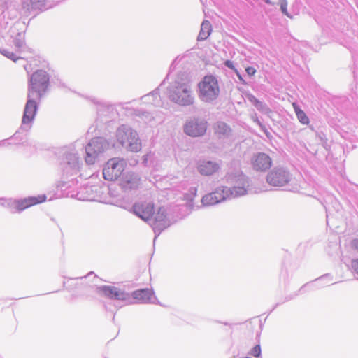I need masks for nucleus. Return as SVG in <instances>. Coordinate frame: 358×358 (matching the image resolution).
<instances>
[{"label": "nucleus", "mask_w": 358, "mask_h": 358, "mask_svg": "<svg viewBox=\"0 0 358 358\" xmlns=\"http://www.w3.org/2000/svg\"><path fill=\"white\" fill-rule=\"evenodd\" d=\"M126 162L119 158L110 159L103 168V176L105 180L109 181L116 180L118 178L119 185L122 191L131 193L130 196L124 195L120 202V206L134 214V202L133 199V191L134 189V173L125 169Z\"/></svg>", "instance_id": "nucleus-1"}, {"label": "nucleus", "mask_w": 358, "mask_h": 358, "mask_svg": "<svg viewBox=\"0 0 358 358\" xmlns=\"http://www.w3.org/2000/svg\"><path fill=\"white\" fill-rule=\"evenodd\" d=\"M166 95L173 103L188 107L194 103L195 96L189 73L178 71L167 87Z\"/></svg>", "instance_id": "nucleus-2"}, {"label": "nucleus", "mask_w": 358, "mask_h": 358, "mask_svg": "<svg viewBox=\"0 0 358 358\" xmlns=\"http://www.w3.org/2000/svg\"><path fill=\"white\" fill-rule=\"evenodd\" d=\"M226 180L231 187L224 186V189L230 199L245 195L249 192L250 179L240 171L227 173Z\"/></svg>", "instance_id": "nucleus-3"}, {"label": "nucleus", "mask_w": 358, "mask_h": 358, "mask_svg": "<svg viewBox=\"0 0 358 358\" xmlns=\"http://www.w3.org/2000/svg\"><path fill=\"white\" fill-rule=\"evenodd\" d=\"M294 178L290 171L282 166L273 167L266 176V182L271 186L288 187L287 189L292 192L298 190V186L296 184L294 185Z\"/></svg>", "instance_id": "nucleus-4"}, {"label": "nucleus", "mask_w": 358, "mask_h": 358, "mask_svg": "<svg viewBox=\"0 0 358 358\" xmlns=\"http://www.w3.org/2000/svg\"><path fill=\"white\" fill-rule=\"evenodd\" d=\"M82 166V160L75 150L71 148L63 149L59 166L64 178L67 179L77 175L83 177V174L80 173Z\"/></svg>", "instance_id": "nucleus-5"}, {"label": "nucleus", "mask_w": 358, "mask_h": 358, "mask_svg": "<svg viewBox=\"0 0 358 358\" xmlns=\"http://www.w3.org/2000/svg\"><path fill=\"white\" fill-rule=\"evenodd\" d=\"M96 106L97 117L95 124L90 127L89 131L93 132L96 129L101 130L103 125L113 121L117 116V110L114 105L99 101L94 97H86Z\"/></svg>", "instance_id": "nucleus-6"}, {"label": "nucleus", "mask_w": 358, "mask_h": 358, "mask_svg": "<svg viewBox=\"0 0 358 358\" xmlns=\"http://www.w3.org/2000/svg\"><path fill=\"white\" fill-rule=\"evenodd\" d=\"M50 87V76L44 70L38 69L29 77L27 85V93L42 99Z\"/></svg>", "instance_id": "nucleus-7"}, {"label": "nucleus", "mask_w": 358, "mask_h": 358, "mask_svg": "<svg viewBox=\"0 0 358 358\" xmlns=\"http://www.w3.org/2000/svg\"><path fill=\"white\" fill-rule=\"evenodd\" d=\"M109 143L103 137L92 138L85 145V162L88 165L94 164L108 149Z\"/></svg>", "instance_id": "nucleus-8"}, {"label": "nucleus", "mask_w": 358, "mask_h": 358, "mask_svg": "<svg viewBox=\"0 0 358 358\" xmlns=\"http://www.w3.org/2000/svg\"><path fill=\"white\" fill-rule=\"evenodd\" d=\"M176 222V220L173 217L170 208L162 206L159 207L156 213L154 211V215L152 217L149 223V225L152 227L155 234L153 241H155L162 231L169 227Z\"/></svg>", "instance_id": "nucleus-9"}, {"label": "nucleus", "mask_w": 358, "mask_h": 358, "mask_svg": "<svg viewBox=\"0 0 358 358\" xmlns=\"http://www.w3.org/2000/svg\"><path fill=\"white\" fill-rule=\"evenodd\" d=\"M199 96L204 102L215 100L220 94V87L217 78L212 76H206L199 83Z\"/></svg>", "instance_id": "nucleus-10"}, {"label": "nucleus", "mask_w": 358, "mask_h": 358, "mask_svg": "<svg viewBox=\"0 0 358 358\" xmlns=\"http://www.w3.org/2000/svg\"><path fill=\"white\" fill-rule=\"evenodd\" d=\"M41 99H38V96L27 93V101L24 108L20 126V129H24L26 132L31 127L39 109V103Z\"/></svg>", "instance_id": "nucleus-11"}, {"label": "nucleus", "mask_w": 358, "mask_h": 358, "mask_svg": "<svg viewBox=\"0 0 358 358\" xmlns=\"http://www.w3.org/2000/svg\"><path fill=\"white\" fill-rule=\"evenodd\" d=\"M98 292L105 296L117 301H129L134 299V290L132 288L126 289L108 285H102L97 287Z\"/></svg>", "instance_id": "nucleus-12"}, {"label": "nucleus", "mask_w": 358, "mask_h": 358, "mask_svg": "<svg viewBox=\"0 0 358 358\" xmlns=\"http://www.w3.org/2000/svg\"><path fill=\"white\" fill-rule=\"evenodd\" d=\"M207 122L201 117H191L188 119L183 127L185 134L192 137L202 136L207 129Z\"/></svg>", "instance_id": "nucleus-13"}, {"label": "nucleus", "mask_w": 358, "mask_h": 358, "mask_svg": "<svg viewBox=\"0 0 358 358\" xmlns=\"http://www.w3.org/2000/svg\"><path fill=\"white\" fill-rule=\"evenodd\" d=\"M116 137L122 147L131 152L134 151V136L131 127L122 124L117 130Z\"/></svg>", "instance_id": "nucleus-14"}, {"label": "nucleus", "mask_w": 358, "mask_h": 358, "mask_svg": "<svg viewBox=\"0 0 358 358\" xmlns=\"http://www.w3.org/2000/svg\"><path fill=\"white\" fill-rule=\"evenodd\" d=\"M229 199L224 186L217 187L213 192L205 194L202 199V204L205 206H210Z\"/></svg>", "instance_id": "nucleus-15"}, {"label": "nucleus", "mask_w": 358, "mask_h": 358, "mask_svg": "<svg viewBox=\"0 0 358 358\" xmlns=\"http://www.w3.org/2000/svg\"><path fill=\"white\" fill-rule=\"evenodd\" d=\"M48 8L47 0H22V10L24 15H36L40 12Z\"/></svg>", "instance_id": "nucleus-16"}, {"label": "nucleus", "mask_w": 358, "mask_h": 358, "mask_svg": "<svg viewBox=\"0 0 358 358\" xmlns=\"http://www.w3.org/2000/svg\"><path fill=\"white\" fill-rule=\"evenodd\" d=\"M251 164L255 171L264 172L271 168L272 159L264 152H257L252 156Z\"/></svg>", "instance_id": "nucleus-17"}, {"label": "nucleus", "mask_w": 358, "mask_h": 358, "mask_svg": "<svg viewBox=\"0 0 358 358\" xmlns=\"http://www.w3.org/2000/svg\"><path fill=\"white\" fill-rule=\"evenodd\" d=\"M154 203L151 201L136 203V216L148 224L154 215Z\"/></svg>", "instance_id": "nucleus-18"}, {"label": "nucleus", "mask_w": 358, "mask_h": 358, "mask_svg": "<svg viewBox=\"0 0 358 358\" xmlns=\"http://www.w3.org/2000/svg\"><path fill=\"white\" fill-rule=\"evenodd\" d=\"M136 303L157 304L158 300L152 289L136 288Z\"/></svg>", "instance_id": "nucleus-19"}, {"label": "nucleus", "mask_w": 358, "mask_h": 358, "mask_svg": "<svg viewBox=\"0 0 358 358\" xmlns=\"http://www.w3.org/2000/svg\"><path fill=\"white\" fill-rule=\"evenodd\" d=\"M220 169L219 163L210 160H200L197 164V171L203 176H211Z\"/></svg>", "instance_id": "nucleus-20"}, {"label": "nucleus", "mask_w": 358, "mask_h": 358, "mask_svg": "<svg viewBox=\"0 0 358 358\" xmlns=\"http://www.w3.org/2000/svg\"><path fill=\"white\" fill-rule=\"evenodd\" d=\"M46 200L45 194L38 195L37 196H28L24 199H17L18 213L22 212L24 210L44 202Z\"/></svg>", "instance_id": "nucleus-21"}, {"label": "nucleus", "mask_w": 358, "mask_h": 358, "mask_svg": "<svg viewBox=\"0 0 358 358\" xmlns=\"http://www.w3.org/2000/svg\"><path fill=\"white\" fill-rule=\"evenodd\" d=\"M100 187L98 185H85L80 189L78 195L85 194V196H80L79 199L83 201H95L99 196L98 193L100 192Z\"/></svg>", "instance_id": "nucleus-22"}, {"label": "nucleus", "mask_w": 358, "mask_h": 358, "mask_svg": "<svg viewBox=\"0 0 358 358\" xmlns=\"http://www.w3.org/2000/svg\"><path fill=\"white\" fill-rule=\"evenodd\" d=\"M9 32L16 50L20 51L24 45V34L19 31L15 27H12Z\"/></svg>", "instance_id": "nucleus-23"}, {"label": "nucleus", "mask_w": 358, "mask_h": 358, "mask_svg": "<svg viewBox=\"0 0 358 358\" xmlns=\"http://www.w3.org/2000/svg\"><path fill=\"white\" fill-rule=\"evenodd\" d=\"M159 87H157L150 93L143 96L141 100L146 104H150L154 106H161L162 104V99L159 94Z\"/></svg>", "instance_id": "nucleus-24"}, {"label": "nucleus", "mask_w": 358, "mask_h": 358, "mask_svg": "<svg viewBox=\"0 0 358 358\" xmlns=\"http://www.w3.org/2000/svg\"><path fill=\"white\" fill-rule=\"evenodd\" d=\"M215 133L219 138H227L231 133L230 127L224 122H217L215 125Z\"/></svg>", "instance_id": "nucleus-25"}, {"label": "nucleus", "mask_w": 358, "mask_h": 358, "mask_svg": "<svg viewBox=\"0 0 358 358\" xmlns=\"http://www.w3.org/2000/svg\"><path fill=\"white\" fill-rule=\"evenodd\" d=\"M212 31L211 24L209 21L204 20L201 26V30L198 35V41H202L207 39Z\"/></svg>", "instance_id": "nucleus-26"}, {"label": "nucleus", "mask_w": 358, "mask_h": 358, "mask_svg": "<svg viewBox=\"0 0 358 358\" xmlns=\"http://www.w3.org/2000/svg\"><path fill=\"white\" fill-rule=\"evenodd\" d=\"M136 116L144 121L146 124H152V122H155V117L153 114L141 109L136 110Z\"/></svg>", "instance_id": "nucleus-27"}, {"label": "nucleus", "mask_w": 358, "mask_h": 358, "mask_svg": "<svg viewBox=\"0 0 358 358\" xmlns=\"http://www.w3.org/2000/svg\"><path fill=\"white\" fill-rule=\"evenodd\" d=\"M17 199L0 198V205L8 208L11 213H18Z\"/></svg>", "instance_id": "nucleus-28"}, {"label": "nucleus", "mask_w": 358, "mask_h": 358, "mask_svg": "<svg viewBox=\"0 0 358 358\" xmlns=\"http://www.w3.org/2000/svg\"><path fill=\"white\" fill-rule=\"evenodd\" d=\"M17 199L0 198V205L8 208L11 213H18Z\"/></svg>", "instance_id": "nucleus-29"}, {"label": "nucleus", "mask_w": 358, "mask_h": 358, "mask_svg": "<svg viewBox=\"0 0 358 358\" xmlns=\"http://www.w3.org/2000/svg\"><path fill=\"white\" fill-rule=\"evenodd\" d=\"M17 199L0 198V205L8 208L11 213H18Z\"/></svg>", "instance_id": "nucleus-30"}, {"label": "nucleus", "mask_w": 358, "mask_h": 358, "mask_svg": "<svg viewBox=\"0 0 358 358\" xmlns=\"http://www.w3.org/2000/svg\"><path fill=\"white\" fill-rule=\"evenodd\" d=\"M294 111L296 113V117L299 120V121L305 125L308 124L309 123V118L305 113L303 110H302L296 104H293Z\"/></svg>", "instance_id": "nucleus-31"}, {"label": "nucleus", "mask_w": 358, "mask_h": 358, "mask_svg": "<svg viewBox=\"0 0 358 358\" xmlns=\"http://www.w3.org/2000/svg\"><path fill=\"white\" fill-rule=\"evenodd\" d=\"M0 53H1L3 56L14 62H16L18 59L20 58L19 57H17L14 52L4 48H0Z\"/></svg>", "instance_id": "nucleus-32"}, {"label": "nucleus", "mask_w": 358, "mask_h": 358, "mask_svg": "<svg viewBox=\"0 0 358 358\" xmlns=\"http://www.w3.org/2000/svg\"><path fill=\"white\" fill-rule=\"evenodd\" d=\"M154 155L151 152L145 155L142 158V164L145 166H150L153 162Z\"/></svg>", "instance_id": "nucleus-33"}, {"label": "nucleus", "mask_w": 358, "mask_h": 358, "mask_svg": "<svg viewBox=\"0 0 358 358\" xmlns=\"http://www.w3.org/2000/svg\"><path fill=\"white\" fill-rule=\"evenodd\" d=\"M255 107L257 108V110H258L259 111H260L261 113H264V114H267L270 112V109L268 107V106L259 101L255 106Z\"/></svg>", "instance_id": "nucleus-34"}, {"label": "nucleus", "mask_w": 358, "mask_h": 358, "mask_svg": "<svg viewBox=\"0 0 358 358\" xmlns=\"http://www.w3.org/2000/svg\"><path fill=\"white\" fill-rule=\"evenodd\" d=\"M287 5L288 3L287 0H280V10L282 13L288 17L292 18V15L287 11Z\"/></svg>", "instance_id": "nucleus-35"}, {"label": "nucleus", "mask_w": 358, "mask_h": 358, "mask_svg": "<svg viewBox=\"0 0 358 358\" xmlns=\"http://www.w3.org/2000/svg\"><path fill=\"white\" fill-rule=\"evenodd\" d=\"M261 352L262 351L260 345H256L251 349L250 354L255 357H259L261 355Z\"/></svg>", "instance_id": "nucleus-36"}, {"label": "nucleus", "mask_w": 358, "mask_h": 358, "mask_svg": "<svg viewBox=\"0 0 358 358\" xmlns=\"http://www.w3.org/2000/svg\"><path fill=\"white\" fill-rule=\"evenodd\" d=\"M352 271L357 275L358 279V259H354L351 261Z\"/></svg>", "instance_id": "nucleus-37"}, {"label": "nucleus", "mask_w": 358, "mask_h": 358, "mask_svg": "<svg viewBox=\"0 0 358 358\" xmlns=\"http://www.w3.org/2000/svg\"><path fill=\"white\" fill-rule=\"evenodd\" d=\"M21 131H25L24 129H21L20 128L16 131V132L9 138H7L8 141L11 139H15L21 141L23 139V138L21 136Z\"/></svg>", "instance_id": "nucleus-38"}, {"label": "nucleus", "mask_w": 358, "mask_h": 358, "mask_svg": "<svg viewBox=\"0 0 358 358\" xmlns=\"http://www.w3.org/2000/svg\"><path fill=\"white\" fill-rule=\"evenodd\" d=\"M316 136L320 142L324 146L327 143V138L323 132H317Z\"/></svg>", "instance_id": "nucleus-39"}, {"label": "nucleus", "mask_w": 358, "mask_h": 358, "mask_svg": "<svg viewBox=\"0 0 358 358\" xmlns=\"http://www.w3.org/2000/svg\"><path fill=\"white\" fill-rule=\"evenodd\" d=\"M259 126L260 127V129L266 134L267 137L271 136V134L265 125H264L262 122H259Z\"/></svg>", "instance_id": "nucleus-40"}, {"label": "nucleus", "mask_w": 358, "mask_h": 358, "mask_svg": "<svg viewBox=\"0 0 358 358\" xmlns=\"http://www.w3.org/2000/svg\"><path fill=\"white\" fill-rule=\"evenodd\" d=\"M350 245L352 248L358 252V238H354L351 241Z\"/></svg>", "instance_id": "nucleus-41"}, {"label": "nucleus", "mask_w": 358, "mask_h": 358, "mask_svg": "<svg viewBox=\"0 0 358 358\" xmlns=\"http://www.w3.org/2000/svg\"><path fill=\"white\" fill-rule=\"evenodd\" d=\"M248 100L250 101V102L255 106L259 101V100H258L254 95H249L248 96Z\"/></svg>", "instance_id": "nucleus-42"}, {"label": "nucleus", "mask_w": 358, "mask_h": 358, "mask_svg": "<svg viewBox=\"0 0 358 358\" xmlns=\"http://www.w3.org/2000/svg\"><path fill=\"white\" fill-rule=\"evenodd\" d=\"M189 194L191 195V198L189 199L192 200V198L196 196V195L197 188L196 187H192L189 188Z\"/></svg>", "instance_id": "nucleus-43"}, {"label": "nucleus", "mask_w": 358, "mask_h": 358, "mask_svg": "<svg viewBox=\"0 0 358 358\" xmlns=\"http://www.w3.org/2000/svg\"><path fill=\"white\" fill-rule=\"evenodd\" d=\"M245 71L247 72L248 76H251L255 75L256 70L252 66H248L246 68Z\"/></svg>", "instance_id": "nucleus-44"}, {"label": "nucleus", "mask_w": 358, "mask_h": 358, "mask_svg": "<svg viewBox=\"0 0 358 358\" xmlns=\"http://www.w3.org/2000/svg\"><path fill=\"white\" fill-rule=\"evenodd\" d=\"M330 278V275L328 274L324 275L315 280V282H320L323 280H326Z\"/></svg>", "instance_id": "nucleus-45"}, {"label": "nucleus", "mask_w": 358, "mask_h": 358, "mask_svg": "<svg viewBox=\"0 0 358 358\" xmlns=\"http://www.w3.org/2000/svg\"><path fill=\"white\" fill-rule=\"evenodd\" d=\"M224 64H225V66H227L228 68H229L231 69H234L233 62H231L230 60H227Z\"/></svg>", "instance_id": "nucleus-46"}, {"label": "nucleus", "mask_w": 358, "mask_h": 358, "mask_svg": "<svg viewBox=\"0 0 358 358\" xmlns=\"http://www.w3.org/2000/svg\"><path fill=\"white\" fill-rule=\"evenodd\" d=\"M7 141H8V139H3V140L0 141V148L6 145V144H8V145L11 144V143H8Z\"/></svg>", "instance_id": "nucleus-47"}, {"label": "nucleus", "mask_w": 358, "mask_h": 358, "mask_svg": "<svg viewBox=\"0 0 358 358\" xmlns=\"http://www.w3.org/2000/svg\"><path fill=\"white\" fill-rule=\"evenodd\" d=\"M86 278H87V276H84V277H79V278H70V280H73V281H77L78 280H83L85 279Z\"/></svg>", "instance_id": "nucleus-48"}, {"label": "nucleus", "mask_w": 358, "mask_h": 358, "mask_svg": "<svg viewBox=\"0 0 358 358\" xmlns=\"http://www.w3.org/2000/svg\"><path fill=\"white\" fill-rule=\"evenodd\" d=\"M136 152H138V149H141V144L138 145V139L136 138Z\"/></svg>", "instance_id": "nucleus-49"}, {"label": "nucleus", "mask_w": 358, "mask_h": 358, "mask_svg": "<svg viewBox=\"0 0 358 358\" xmlns=\"http://www.w3.org/2000/svg\"><path fill=\"white\" fill-rule=\"evenodd\" d=\"M143 274H144L145 275L147 280L150 282V280H151L150 275L148 273H145V272H143Z\"/></svg>", "instance_id": "nucleus-50"}, {"label": "nucleus", "mask_w": 358, "mask_h": 358, "mask_svg": "<svg viewBox=\"0 0 358 358\" xmlns=\"http://www.w3.org/2000/svg\"><path fill=\"white\" fill-rule=\"evenodd\" d=\"M253 120L255 122H256L259 125V122H261L258 118L256 117L255 118H253Z\"/></svg>", "instance_id": "nucleus-51"}, {"label": "nucleus", "mask_w": 358, "mask_h": 358, "mask_svg": "<svg viewBox=\"0 0 358 358\" xmlns=\"http://www.w3.org/2000/svg\"><path fill=\"white\" fill-rule=\"evenodd\" d=\"M264 1L267 4H269V5H272L273 4L271 0H264Z\"/></svg>", "instance_id": "nucleus-52"}, {"label": "nucleus", "mask_w": 358, "mask_h": 358, "mask_svg": "<svg viewBox=\"0 0 358 358\" xmlns=\"http://www.w3.org/2000/svg\"><path fill=\"white\" fill-rule=\"evenodd\" d=\"M143 284H145V282H139L138 284H136V287L137 286H139V285H143Z\"/></svg>", "instance_id": "nucleus-53"}, {"label": "nucleus", "mask_w": 358, "mask_h": 358, "mask_svg": "<svg viewBox=\"0 0 358 358\" xmlns=\"http://www.w3.org/2000/svg\"><path fill=\"white\" fill-rule=\"evenodd\" d=\"M178 59V57L176 58V59L173 62V64L175 63H177Z\"/></svg>", "instance_id": "nucleus-54"}, {"label": "nucleus", "mask_w": 358, "mask_h": 358, "mask_svg": "<svg viewBox=\"0 0 358 358\" xmlns=\"http://www.w3.org/2000/svg\"><path fill=\"white\" fill-rule=\"evenodd\" d=\"M60 86L62 87H65V85H64V84L63 83H60Z\"/></svg>", "instance_id": "nucleus-55"}, {"label": "nucleus", "mask_w": 358, "mask_h": 358, "mask_svg": "<svg viewBox=\"0 0 358 358\" xmlns=\"http://www.w3.org/2000/svg\"><path fill=\"white\" fill-rule=\"evenodd\" d=\"M94 273L93 272H90L87 276H90V275L93 274Z\"/></svg>", "instance_id": "nucleus-56"}, {"label": "nucleus", "mask_w": 358, "mask_h": 358, "mask_svg": "<svg viewBox=\"0 0 358 358\" xmlns=\"http://www.w3.org/2000/svg\"><path fill=\"white\" fill-rule=\"evenodd\" d=\"M224 325H231L230 324L227 323V322H224L223 323Z\"/></svg>", "instance_id": "nucleus-57"}, {"label": "nucleus", "mask_w": 358, "mask_h": 358, "mask_svg": "<svg viewBox=\"0 0 358 358\" xmlns=\"http://www.w3.org/2000/svg\"><path fill=\"white\" fill-rule=\"evenodd\" d=\"M164 81H165V80H164V81H163L162 83H161V84H160L159 87H161V86L163 85V83H164Z\"/></svg>", "instance_id": "nucleus-58"}]
</instances>
